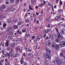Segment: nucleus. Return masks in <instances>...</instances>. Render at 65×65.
<instances>
[{"label": "nucleus", "instance_id": "nucleus-4", "mask_svg": "<svg viewBox=\"0 0 65 65\" xmlns=\"http://www.w3.org/2000/svg\"><path fill=\"white\" fill-rule=\"evenodd\" d=\"M51 44V42L50 40H47L46 42V45L47 46H50Z\"/></svg>", "mask_w": 65, "mask_h": 65}, {"label": "nucleus", "instance_id": "nucleus-12", "mask_svg": "<svg viewBox=\"0 0 65 65\" xmlns=\"http://www.w3.org/2000/svg\"><path fill=\"white\" fill-rule=\"evenodd\" d=\"M9 10H10V11H14V8H9Z\"/></svg>", "mask_w": 65, "mask_h": 65}, {"label": "nucleus", "instance_id": "nucleus-43", "mask_svg": "<svg viewBox=\"0 0 65 65\" xmlns=\"http://www.w3.org/2000/svg\"><path fill=\"white\" fill-rule=\"evenodd\" d=\"M44 5V4L43 3H42L41 4V6H43Z\"/></svg>", "mask_w": 65, "mask_h": 65}, {"label": "nucleus", "instance_id": "nucleus-39", "mask_svg": "<svg viewBox=\"0 0 65 65\" xmlns=\"http://www.w3.org/2000/svg\"><path fill=\"white\" fill-rule=\"evenodd\" d=\"M54 8H57V5H55L54 6Z\"/></svg>", "mask_w": 65, "mask_h": 65}, {"label": "nucleus", "instance_id": "nucleus-15", "mask_svg": "<svg viewBox=\"0 0 65 65\" xmlns=\"http://www.w3.org/2000/svg\"><path fill=\"white\" fill-rule=\"evenodd\" d=\"M55 45V43L53 42L52 43V47H53V48H54Z\"/></svg>", "mask_w": 65, "mask_h": 65}, {"label": "nucleus", "instance_id": "nucleus-32", "mask_svg": "<svg viewBox=\"0 0 65 65\" xmlns=\"http://www.w3.org/2000/svg\"><path fill=\"white\" fill-rule=\"evenodd\" d=\"M60 56L61 57H63V53H61L60 54Z\"/></svg>", "mask_w": 65, "mask_h": 65}, {"label": "nucleus", "instance_id": "nucleus-7", "mask_svg": "<svg viewBox=\"0 0 65 65\" xmlns=\"http://www.w3.org/2000/svg\"><path fill=\"white\" fill-rule=\"evenodd\" d=\"M9 45V43H8V41H7L5 43V46L6 47H7Z\"/></svg>", "mask_w": 65, "mask_h": 65}, {"label": "nucleus", "instance_id": "nucleus-17", "mask_svg": "<svg viewBox=\"0 0 65 65\" xmlns=\"http://www.w3.org/2000/svg\"><path fill=\"white\" fill-rule=\"evenodd\" d=\"M11 30H12V28L11 27L9 28V29L8 30V32H10V31H11Z\"/></svg>", "mask_w": 65, "mask_h": 65}, {"label": "nucleus", "instance_id": "nucleus-52", "mask_svg": "<svg viewBox=\"0 0 65 65\" xmlns=\"http://www.w3.org/2000/svg\"><path fill=\"white\" fill-rule=\"evenodd\" d=\"M22 31L23 32H26V30H22Z\"/></svg>", "mask_w": 65, "mask_h": 65}, {"label": "nucleus", "instance_id": "nucleus-10", "mask_svg": "<svg viewBox=\"0 0 65 65\" xmlns=\"http://www.w3.org/2000/svg\"><path fill=\"white\" fill-rule=\"evenodd\" d=\"M21 64H22L24 62V58L22 57L21 59Z\"/></svg>", "mask_w": 65, "mask_h": 65}, {"label": "nucleus", "instance_id": "nucleus-8", "mask_svg": "<svg viewBox=\"0 0 65 65\" xmlns=\"http://www.w3.org/2000/svg\"><path fill=\"white\" fill-rule=\"evenodd\" d=\"M52 37L53 38H56L57 37V35L55 34H54L52 35Z\"/></svg>", "mask_w": 65, "mask_h": 65}, {"label": "nucleus", "instance_id": "nucleus-50", "mask_svg": "<svg viewBox=\"0 0 65 65\" xmlns=\"http://www.w3.org/2000/svg\"><path fill=\"white\" fill-rule=\"evenodd\" d=\"M10 34L11 35H13V32H11L10 33Z\"/></svg>", "mask_w": 65, "mask_h": 65}, {"label": "nucleus", "instance_id": "nucleus-22", "mask_svg": "<svg viewBox=\"0 0 65 65\" xmlns=\"http://www.w3.org/2000/svg\"><path fill=\"white\" fill-rule=\"evenodd\" d=\"M6 25H7L5 23L3 25V27L4 28H5V27L6 26Z\"/></svg>", "mask_w": 65, "mask_h": 65}, {"label": "nucleus", "instance_id": "nucleus-47", "mask_svg": "<svg viewBox=\"0 0 65 65\" xmlns=\"http://www.w3.org/2000/svg\"><path fill=\"white\" fill-rule=\"evenodd\" d=\"M19 34H22V31H20L19 33Z\"/></svg>", "mask_w": 65, "mask_h": 65}, {"label": "nucleus", "instance_id": "nucleus-1", "mask_svg": "<svg viewBox=\"0 0 65 65\" xmlns=\"http://www.w3.org/2000/svg\"><path fill=\"white\" fill-rule=\"evenodd\" d=\"M43 57H44L45 58H46L48 59H51V55L47 53L46 54H44L43 55Z\"/></svg>", "mask_w": 65, "mask_h": 65}, {"label": "nucleus", "instance_id": "nucleus-40", "mask_svg": "<svg viewBox=\"0 0 65 65\" xmlns=\"http://www.w3.org/2000/svg\"><path fill=\"white\" fill-rule=\"evenodd\" d=\"M19 3V0H17L16 2V3L17 4H18Z\"/></svg>", "mask_w": 65, "mask_h": 65}, {"label": "nucleus", "instance_id": "nucleus-64", "mask_svg": "<svg viewBox=\"0 0 65 65\" xmlns=\"http://www.w3.org/2000/svg\"><path fill=\"white\" fill-rule=\"evenodd\" d=\"M16 50H18L19 49V47H17L16 48Z\"/></svg>", "mask_w": 65, "mask_h": 65}, {"label": "nucleus", "instance_id": "nucleus-26", "mask_svg": "<svg viewBox=\"0 0 65 65\" xmlns=\"http://www.w3.org/2000/svg\"><path fill=\"white\" fill-rule=\"evenodd\" d=\"M3 8L2 7H0V11H3Z\"/></svg>", "mask_w": 65, "mask_h": 65}, {"label": "nucleus", "instance_id": "nucleus-58", "mask_svg": "<svg viewBox=\"0 0 65 65\" xmlns=\"http://www.w3.org/2000/svg\"><path fill=\"white\" fill-rule=\"evenodd\" d=\"M31 55V54H30V53H29L28 54V56H30Z\"/></svg>", "mask_w": 65, "mask_h": 65}, {"label": "nucleus", "instance_id": "nucleus-55", "mask_svg": "<svg viewBox=\"0 0 65 65\" xmlns=\"http://www.w3.org/2000/svg\"><path fill=\"white\" fill-rule=\"evenodd\" d=\"M49 18H47L46 20V21H47V22L48 21H49Z\"/></svg>", "mask_w": 65, "mask_h": 65}, {"label": "nucleus", "instance_id": "nucleus-59", "mask_svg": "<svg viewBox=\"0 0 65 65\" xmlns=\"http://www.w3.org/2000/svg\"><path fill=\"white\" fill-rule=\"evenodd\" d=\"M46 39H48V36H47V37H46Z\"/></svg>", "mask_w": 65, "mask_h": 65}, {"label": "nucleus", "instance_id": "nucleus-20", "mask_svg": "<svg viewBox=\"0 0 65 65\" xmlns=\"http://www.w3.org/2000/svg\"><path fill=\"white\" fill-rule=\"evenodd\" d=\"M13 56V58H15V57H17V54H14Z\"/></svg>", "mask_w": 65, "mask_h": 65}, {"label": "nucleus", "instance_id": "nucleus-36", "mask_svg": "<svg viewBox=\"0 0 65 65\" xmlns=\"http://www.w3.org/2000/svg\"><path fill=\"white\" fill-rule=\"evenodd\" d=\"M22 39L20 38L18 40L19 41H22Z\"/></svg>", "mask_w": 65, "mask_h": 65}, {"label": "nucleus", "instance_id": "nucleus-38", "mask_svg": "<svg viewBox=\"0 0 65 65\" xmlns=\"http://www.w3.org/2000/svg\"><path fill=\"white\" fill-rule=\"evenodd\" d=\"M3 57H6V54H4L3 55Z\"/></svg>", "mask_w": 65, "mask_h": 65}, {"label": "nucleus", "instance_id": "nucleus-2", "mask_svg": "<svg viewBox=\"0 0 65 65\" xmlns=\"http://www.w3.org/2000/svg\"><path fill=\"white\" fill-rule=\"evenodd\" d=\"M60 46L61 47L65 46V42L63 41L61 42L60 43Z\"/></svg>", "mask_w": 65, "mask_h": 65}, {"label": "nucleus", "instance_id": "nucleus-31", "mask_svg": "<svg viewBox=\"0 0 65 65\" xmlns=\"http://www.w3.org/2000/svg\"><path fill=\"white\" fill-rule=\"evenodd\" d=\"M56 30L57 32V34H58V33H59V29H58V28H56Z\"/></svg>", "mask_w": 65, "mask_h": 65}, {"label": "nucleus", "instance_id": "nucleus-49", "mask_svg": "<svg viewBox=\"0 0 65 65\" xmlns=\"http://www.w3.org/2000/svg\"><path fill=\"white\" fill-rule=\"evenodd\" d=\"M39 14V12H37L36 13V15H38Z\"/></svg>", "mask_w": 65, "mask_h": 65}, {"label": "nucleus", "instance_id": "nucleus-44", "mask_svg": "<svg viewBox=\"0 0 65 65\" xmlns=\"http://www.w3.org/2000/svg\"><path fill=\"white\" fill-rule=\"evenodd\" d=\"M19 52L20 53H22V50L21 49H19Z\"/></svg>", "mask_w": 65, "mask_h": 65}, {"label": "nucleus", "instance_id": "nucleus-9", "mask_svg": "<svg viewBox=\"0 0 65 65\" xmlns=\"http://www.w3.org/2000/svg\"><path fill=\"white\" fill-rule=\"evenodd\" d=\"M59 45L57 44L56 46V50H59Z\"/></svg>", "mask_w": 65, "mask_h": 65}, {"label": "nucleus", "instance_id": "nucleus-19", "mask_svg": "<svg viewBox=\"0 0 65 65\" xmlns=\"http://www.w3.org/2000/svg\"><path fill=\"white\" fill-rule=\"evenodd\" d=\"M41 36H39L38 37V40H40V39L41 38Z\"/></svg>", "mask_w": 65, "mask_h": 65}, {"label": "nucleus", "instance_id": "nucleus-60", "mask_svg": "<svg viewBox=\"0 0 65 65\" xmlns=\"http://www.w3.org/2000/svg\"><path fill=\"white\" fill-rule=\"evenodd\" d=\"M46 34H45V35H44V36H43V38H45V37L46 36Z\"/></svg>", "mask_w": 65, "mask_h": 65}, {"label": "nucleus", "instance_id": "nucleus-62", "mask_svg": "<svg viewBox=\"0 0 65 65\" xmlns=\"http://www.w3.org/2000/svg\"><path fill=\"white\" fill-rule=\"evenodd\" d=\"M28 52H32V50H28Z\"/></svg>", "mask_w": 65, "mask_h": 65}, {"label": "nucleus", "instance_id": "nucleus-34", "mask_svg": "<svg viewBox=\"0 0 65 65\" xmlns=\"http://www.w3.org/2000/svg\"><path fill=\"white\" fill-rule=\"evenodd\" d=\"M48 30L49 32H51V31H52V29H48Z\"/></svg>", "mask_w": 65, "mask_h": 65}, {"label": "nucleus", "instance_id": "nucleus-35", "mask_svg": "<svg viewBox=\"0 0 65 65\" xmlns=\"http://www.w3.org/2000/svg\"><path fill=\"white\" fill-rule=\"evenodd\" d=\"M11 21V19H9L8 21V23H10V22Z\"/></svg>", "mask_w": 65, "mask_h": 65}, {"label": "nucleus", "instance_id": "nucleus-45", "mask_svg": "<svg viewBox=\"0 0 65 65\" xmlns=\"http://www.w3.org/2000/svg\"><path fill=\"white\" fill-rule=\"evenodd\" d=\"M51 3H48V6H51Z\"/></svg>", "mask_w": 65, "mask_h": 65}, {"label": "nucleus", "instance_id": "nucleus-37", "mask_svg": "<svg viewBox=\"0 0 65 65\" xmlns=\"http://www.w3.org/2000/svg\"><path fill=\"white\" fill-rule=\"evenodd\" d=\"M36 48L37 49H39L40 48H39V46H36Z\"/></svg>", "mask_w": 65, "mask_h": 65}, {"label": "nucleus", "instance_id": "nucleus-57", "mask_svg": "<svg viewBox=\"0 0 65 65\" xmlns=\"http://www.w3.org/2000/svg\"><path fill=\"white\" fill-rule=\"evenodd\" d=\"M58 11L59 12H61V11H62V10H59Z\"/></svg>", "mask_w": 65, "mask_h": 65}, {"label": "nucleus", "instance_id": "nucleus-29", "mask_svg": "<svg viewBox=\"0 0 65 65\" xmlns=\"http://www.w3.org/2000/svg\"><path fill=\"white\" fill-rule=\"evenodd\" d=\"M35 36H33L31 37V39H34V38H35Z\"/></svg>", "mask_w": 65, "mask_h": 65}, {"label": "nucleus", "instance_id": "nucleus-61", "mask_svg": "<svg viewBox=\"0 0 65 65\" xmlns=\"http://www.w3.org/2000/svg\"><path fill=\"white\" fill-rule=\"evenodd\" d=\"M29 48H26V51H29Z\"/></svg>", "mask_w": 65, "mask_h": 65}, {"label": "nucleus", "instance_id": "nucleus-53", "mask_svg": "<svg viewBox=\"0 0 65 65\" xmlns=\"http://www.w3.org/2000/svg\"><path fill=\"white\" fill-rule=\"evenodd\" d=\"M5 61L6 62H7V61H8V59L7 58L6 59H5Z\"/></svg>", "mask_w": 65, "mask_h": 65}, {"label": "nucleus", "instance_id": "nucleus-13", "mask_svg": "<svg viewBox=\"0 0 65 65\" xmlns=\"http://www.w3.org/2000/svg\"><path fill=\"white\" fill-rule=\"evenodd\" d=\"M61 31L63 34H64V33H65V29H62Z\"/></svg>", "mask_w": 65, "mask_h": 65}, {"label": "nucleus", "instance_id": "nucleus-30", "mask_svg": "<svg viewBox=\"0 0 65 65\" xmlns=\"http://www.w3.org/2000/svg\"><path fill=\"white\" fill-rule=\"evenodd\" d=\"M58 19H59V17H57L55 18V20H58Z\"/></svg>", "mask_w": 65, "mask_h": 65}, {"label": "nucleus", "instance_id": "nucleus-21", "mask_svg": "<svg viewBox=\"0 0 65 65\" xmlns=\"http://www.w3.org/2000/svg\"><path fill=\"white\" fill-rule=\"evenodd\" d=\"M45 50L46 52H48L49 49H48L47 47H46L45 48Z\"/></svg>", "mask_w": 65, "mask_h": 65}, {"label": "nucleus", "instance_id": "nucleus-28", "mask_svg": "<svg viewBox=\"0 0 65 65\" xmlns=\"http://www.w3.org/2000/svg\"><path fill=\"white\" fill-rule=\"evenodd\" d=\"M62 4V2L61 0L60 1L59 4L60 5H61Z\"/></svg>", "mask_w": 65, "mask_h": 65}, {"label": "nucleus", "instance_id": "nucleus-56", "mask_svg": "<svg viewBox=\"0 0 65 65\" xmlns=\"http://www.w3.org/2000/svg\"><path fill=\"white\" fill-rule=\"evenodd\" d=\"M7 50H8V51H9L10 50V47H8L7 48Z\"/></svg>", "mask_w": 65, "mask_h": 65}, {"label": "nucleus", "instance_id": "nucleus-5", "mask_svg": "<svg viewBox=\"0 0 65 65\" xmlns=\"http://www.w3.org/2000/svg\"><path fill=\"white\" fill-rule=\"evenodd\" d=\"M56 62L57 63L58 65H61V62L60 60H59L58 59L57 60H56Z\"/></svg>", "mask_w": 65, "mask_h": 65}, {"label": "nucleus", "instance_id": "nucleus-42", "mask_svg": "<svg viewBox=\"0 0 65 65\" xmlns=\"http://www.w3.org/2000/svg\"><path fill=\"white\" fill-rule=\"evenodd\" d=\"M9 65V63L8 62H7L6 63V65Z\"/></svg>", "mask_w": 65, "mask_h": 65}, {"label": "nucleus", "instance_id": "nucleus-6", "mask_svg": "<svg viewBox=\"0 0 65 65\" xmlns=\"http://www.w3.org/2000/svg\"><path fill=\"white\" fill-rule=\"evenodd\" d=\"M25 35L27 38H29L30 36V35L29 34H28V32H26L25 33Z\"/></svg>", "mask_w": 65, "mask_h": 65}, {"label": "nucleus", "instance_id": "nucleus-24", "mask_svg": "<svg viewBox=\"0 0 65 65\" xmlns=\"http://www.w3.org/2000/svg\"><path fill=\"white\" fill-rule=\"evenodd\" d=\"M29 8L30 10H33V9H32V8H31V6H29Z\"/></svg>", "mask_w": 65, "mask_h": 65}, {"label": "nucleus", "instance_id": "nucleus-54", "mask_svg": "<svg viewBox=\"0 0 65 65\" xmlns=\"http://www.w3.org/2000/svg\"><path fill=\"white\" fill-rule=\"evenodd\" d=\"M11 62L12 63H14V61H13V60H12L11 61Z\"/></svg>", "mask_w": 65, "mask_h": 65}, {"label": "nucleus", "instance_id": "nucleus-18", "mask_svg": "<svg viewBox=\"0 0 65 65\" xmlns=\"http://www.w3.org/2000/svg\"><path fill=\"white\" fill-rule=\"evenodd\" d=\"M18 28V26L17 25H15L13 27V28H14V29H17Z\"/></svg>", "mask_w": 65, "mask_h": 65}, {"label": "nucleus", "instance_id": "nucleus-3", "mask_svg": "<svg viewBox=\"0 0 65 65\" xmlns=\"http://www.w3.org/2000/svg\"><path fill=\"white\" fill-rule=\"evenodd\" d=\"M58 35V38H59L60 39H63V36H62V34H61V33H58V34H57Z\"/></svg>", "mask_w": 65, "mask_h": 65}, {"label": "nucleus", "instance_id": "nucleus-51", "mask_svg": "<svg viewBox=\"0 0 65 65\" xmlns=\"http://www.w3.org/2000/svg\"><path fill=\"white\" fill-rule=\"evenodd\" d=\"M48 52H49V53H51V52H52V51H51V50L49 49Z\"/></svg>", "mask_w": 65, "mask_h": 65}, {"label": "nucleus", "instance_id": "nucleus-14", "mask_svg": "<svg viewBox=\"0 0 65 65\" xmlns=\"http://www.w3.org/2000/svg\"><path fill=\"white\" fill-rule=\"evenodd\" d=\"M56 42H58V43H59V42H60V40L58 39H57L55 40Z\"/></svg>", "mask_w": 65, "mask_h": 65}, {"label": "nucleus", "instance_id": "nucleus-46", "mask_svg": "<svg viewBox=\"0 0 65 65\" xmlns=\"http://www.w3.org/2000/svg\"><path fill=\"white\" fill-rule=\"evenodd\" d=\"M10 55L9 54H7V56L8 57L9 56H10Z\"/></svg>", "mask_w": 65, "mask_h": 65}, {"label": "nucleus", "instance_id": "nucleus-48", "mask_svg": "<svg viewBox=\"0 0 65 65\" xmlns=\"http://www.w3.org/2000/svg\"><path fill=\"white\" fill-rule=\"evenodd\" d=\"M2 54H4V53H5V52L4 51H2Z\"/></svg>", "mask_w": 65, "mask_h": 65}, {"label": "nucleus", "instance_id": "nucleus-33", "mask_svg": "<svg viewBox=\"0 0 65 65\" xmlns=\"http://www.w3.org/2000/svg\"><path fill=\"white\" fill-rule=\"evenodd\" d=\"M45 32V33H48V29H46V30Z\"/></svg>", "mask_w": 65, "mask_h": 65}, {"label": "nucleus", "instance_id": "nucleus-41", "mask_svg": "<svg viewBox=\"0 0 65 65\" xmlns=\"http://www.w3.org/2000/svg\"><path fill=\"white\" fill-rule=\"evenodd\" d=\"M11 3H13L14 2V0H11Z\"/></svg>", "mask_w": 65, "mask_h": 65}, {"label": "nucleus", "instance_id": "nucleus-16", "mask_svg": "<svg viewBox=\"0 0 65 65\" xmlns=\"http://www.w3.org/2000/svg\"><path fill=\"white\" fill-rule=\"evenodd\" d=\"M15 45V44L14 43H13L11 44L10 46L11 47H13Z\"/></svg>", "mask_w": 65, "mask_h": 65}, {"label": "nucleus", "instance_id": "nucleus-23", "mask_svg": "<svg viewBox=\"0 0 65 65\" xmlns=\"http://www.w3.org/2000/svg\"><path fill=\"white\" fill-rule=\"evenodd\" d=\"M5 3L6 4L8 5V4H9V2L8 1H6L5 2Z\"/></svg>", "mask_w": 65, "mask_h": 65}, {"label": "nucleus", "instance_id": "nucleus-25", "mask_svg": "<svg viewBox=\"0 0 65 65\" xmlns=\"http://www.w3.org/2000/svg\"><path fill=\"white\" fill-rule=\"evenodd\" d=\"M22 22H20L19 23H18V26H20L21 25H22Z\"/></svg>", "mask_w": 65, "mask_h": 65}, {"label": "nucleus", "instance_id": "nucleus-11", "mask_svg": "<svg viewBox=\"0 0 65 65\" xmlns=\"http://www.w3.org/2000/svg\"><path fill=\"white\" fill-rule=\"evenodd\" d=\"M2 7L4 9H5L6 8V5H3L2 6Z\"/></svg>", "mask_w": 65, "mask_h": 65}, {"label": "nucleus", "instance_id": "nucleus-63", "mask_svg": "<svg viewBox=\"0 0 65 65\" xmlns=\"http://www.w3.org/2000/svg\"><path fill=\"white\" fill-rule=\"evenodd\" d=\"M34 22H36V19H34Z\"/></svg>", "mask_w": 65, "mask_h": 65}, {"label": "nucleus", "instance_id": "nucleus-27", "mask_svg": "<svg viewBox=\"0 0 65 65\" xmlns=\"http://www.w3.org/2000/svg\"><path fill=\"white\" fill-rule=\"evenodd\" d=\"M29 21V19H26L25 20V22L26 23H27V22H28Z\"/></svg>", "mask_w": 65, "mask_h": 65}]
</instances>
